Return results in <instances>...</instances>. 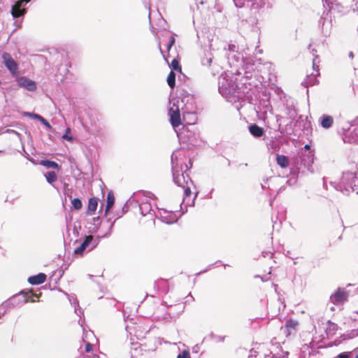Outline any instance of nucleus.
<instances>
[{"instance_id": "f03ea898", "label": "nucleus", "mask_w": 358, "mask_h": 358, "mask_svg": "<svg viewBox=\"0 0 358 358\" xmlns=\"http://www.w3.org/2000/svg\"><path fill=\"white\" fill-rule=\"evenodd\" d=\"M173 180L176 184L178 185L180 188L187 185H192V182L188 175H185V173L182 171H179L178 170H173Z\"/></svg>"}, {"instance_id": "f257e3e1", "label": "nucleus", "mask_w": 358, "mask_h": 358, "mask_svg": "<svg viewBox=\"0 0 358 358\" xmlns=\"http://www.w3.org/2000/svg\"><path fill=\"white\" fill-rule=\"evenodd\" d=\"M318 57H315L311 64H308L305 66L306 76L303 80V85L308 87L318 83L317 78L320 76L319 68Z\"/></svg>"}, {"instance_id": "0eeeda50", "label": "nucleus", "mask_w": 358, "mask_h": 358, "mask_svg": "<svg viewBox=\"0 0 358 358\" xmlns=\"http://www.w3.org/2000/svg\"><path fill=\"white\" fill-rule=\"evenodd\" d=\"M348 298V294L344 289H338L331 296V301L334 303H341L346 301Z\"/></svg>"}, {"instance_id": "5701e85b", "label": "nucleus", "mask_w": 358, "mask_h": 358, "mask_svg": "<svg viewBox=\"0 0 358 358\" xmlns=\"http://www.w3.org/2000/svg\"><path fill=\"white\" fill-rule=\"evenodd\" d=\"M171 68L173 71H178L179 73H182V68L179 64V62L177 59H173L171 62Z\"/></svg>"}, {"instance_id": "423d86ee", "label": "nucleus", "mask_w": 358, "mask_h": 358, "mask_svg": "<svg viewBox=\"0 0 358 358\" xmlns=\"http://www.w3.org/2000/svg\"><path fill=\"white\" fill-rule=\"evenodd\" d=\"M17 84L20 87L29 91H34L36 89L35 82L24 76H22L17 79Z\"/></svg>"}, {"instance_id": "4468645a", "label": "nucleus", "mask_w": 358, "mask_h": 358, "mask_svg": "<svg viewBox=\"0 0 358 358\" xmlns=\"http://www.w3.org/2000/svg\"><path fill=\"white\" fill-rule=\"evenodd\" d=\"M277 164L282 169L289 166L288 157L285 155H278L276 157Z\"/></svg>"}, {"instance_id": "393cba45", "label": "nucleus", "mask_w": 358, "mask_h": 358, "mask_svg": "<svg viewBox=\"0 0 358 358\" xmlns=\"http://www.w3.org/2000/svg\"><path fill=\"white\" fill-rule=\"evenodd\" d=\"M71 203L76 210H80L83 207L82 201L78 198H75L72 200Z\"/></svg>"}, {"instance_id": "7c9ffc66", "label": "nucleus", "mask_w": 358, "mask_h": 358, "mask_svg": "<svg viewBox=\"0 0 358 358\" xmlns=\"http://www.w3.org/2000/svg\"><path fill=\"white\" fill-rule=\"evenodd\" d=\"M304 148H305L306 150H310V145H308V144H306V145H305Z\"/></svg>"}, {"instance_id": "2eb2a0df", "label": "nucleus", "mask_w": 358, "mask_h": 358, "mask_svg": "<svg viewBox=\"0 0 358 358\" xmlns=\"http://www.w3.org/2000/svg\"><path fill=\"white\" fill-rule=\"evenodd\" d=\"M20 293L22 294H25V299H24L25 303L35 302V301H36V299L38 298V296L36 294H34L31 291L27 292L22 291Z\"/></svg>"}, {"instance_id": "9b49d317", "label": "nucleus", "mask_w": 358, "mask_h": 358, "mask_svg": "<svg viewBox=\"0 0 358 358\" xmlns=\"http://www.w3.org/2000/svg\"><path fill=\"white\" fill-rule=\"evenodd\" d=\"M98 201L96 198L92 197L88 201V205L87 208V214L89 215H92L95 213V211L97 208Z\"/></svg>"}, {"instance_id": "aec40b11", "label": "nucleus", "mask_w": 358, "mask_h": 358, "mask_svg": "<svg viewBox=\"0 0 358 358\" xmlns=\"http://www.w3.org/2000/svg\"><path fill=\"white\" fill-rule=\"evenodd\" d=\"M167 83L169 86L173 89L176 86V74L173 71H170L168 77H167Z\"/></svg>"}, {"instance_id": "412c9836", "label": "nucleus", "mask_w": 358, "mask_h": 358, "mask_svg": "<svg viewBox=\"0 0 358 358\" xmlns=\"http://www.w3.org/2000/svg\"><path fill=\"white\" fill-rule=\"evenodd\" d=\"M191 185H187L181 188L182 189L183 201H185L188 198L191 197V195H192Z\"/></svg>"}, {"instance_id": "7ed1b4c3", "label": "nucleus", "mask_w": 358, "mask_h": 358, "mask_svg": "<svg viewBox=\"0 0 358 358\" xmlns=\"http://www.w3.org/2000/svg\"><path fill=\"white\" fill-rule=\"evenodd\" d=\"M30 0H19L15 2L11 8V14L13 17L17 18L24 16L27 12L25 4L29 3Z\"/></svg>"}, {"instance_id": "cd10ccee", "label": "nucleus", "mask_w": 358, "mask_h": 358, "mask_svg": "<svg viewBox=\"0 0 358 358\" xmlns=\"http://www.w3.org/2000/svg\"><path fill=\"white\" fill-rule=\"evenodd\" d=\"M175 42H176L175 37L173 35L171 36L170 38H169V45L167 46L168 51H169L171 50L172 46L175 44Z\"/></svg>"}, {"instance_id": "1a4fd4ad", "label": "nucleus", "mask_w": 358, "mask_h": 358, "mask_svg": "<svg viewBox=\"0 0 358 358\" xmlns=\"http://www.w3.org/2000/svg\"><path fill=\"white\" fill-rule=\"evenodd\" d=\"M94 239L93 236L89 235L85 237L84 241L74 250V253L77 255H83L85 250L89 246L90 243Z\"/></svg>"}, {"instance_id": "c756f323", "label": "nucleus", "mask_w": 358, "mask_h": 358, "mask_svg": "<svg viewBox=\"0 0 358 358\" xmlns=\"http://www.w3.org/2000/svg\"><path fill=\"white\" fill-rule=\"evenodd\" d=\"M338 358H349V355L346 352L341 353L338 355Z\"/></svg>"}, {"instance_id": "ddd939ff", "label": "nucleus", "mask_w": 358, "mask_h": 358, "mask_svg": "<svg viewBox=\"0 0 358 358\" xmlns=\"http://www.w3.org/2000/svg\"><path fill=\"white\" fill-rule=\"evenodd\" d=\"M250 134L255 137H261L264 134V129L257 124H252L249 127Z\"/></svg>"}, {"instance_id": "6e6552de", "label": "nucleus", "mask_w": 358, "mask_h": 358, "mask_svg": "<svg viewBox=\"0 0 358 358\" xmlns=\"http://www.w3.org/2000/svg\"><path fill=\"white\" fill-rule=\"evenodd\" d=\"M299 323L297 321L289 320L286 322L284 327L280 328V330L286 335L289 336L292 334V330H295Z\"/></svg>"}, {"instance_id": "4be33fe9", "label": "nucleus", "mask_w": 358, "mask_h": 358, "mask_svg": "<svg viewBox=\"0 0 358 358\" xmlns=\"http://www.w3.org/2000/svg\"><path fill=\"white\" fill-rule=\"evenodd\" d=\"M46 180L49 183H53L57 180V174L55 171H49L46 176Z\"/></svg>"}, {"instance_id": "72a5a7b5", "label": "nucleus", "mask_w": 358, "mask_h": 358, "mask_svg": "<svg viewBox=\"0 0 358 358\" xmlns=\"http://www.w3.org/2000/svg\"><path fill=\"white\" fill-rule=\"evenodd\" d=\"M272 358H275V357H272Z\"/></svg>"}, {"instance_id": "c85d7f7f", "label": "nucleus", "mask_w": 358, "mask_h": 358, "mask_svg": "<svg viewBox=\"0 0 358 358\" xmlns=\"http://www.w3.org/2000/svg\"><path fill=\"white\" fill-rule=\"evenodd\" d=\"M92 348H93V345L91 343H86L85 347V352H91L92 350Z\"/></svg>"}, {"instance_id": "f8f14e48", "label": "nucleus", "mask_w": 358, "mask_h": 358, "mask_svg": "<svg viewBox=\"0 0 358 358\" xmlns=\"http://www.w3.org/2000/svg\"><path fill=\"white\" fill-rule=\"evenodd\" d=\"M327 329H326V334L327 336H333L336 334V331H338V325L329 320L327 323Z\"/></svg>"}, {"instance_id": "bb28decb", "label": "nucleus", "mask_w": 358, "mask_h": 358, "mask_svg": "<svg viewBox=\"0 0 358 358\" xmlns=\"http://www.w3.org/2000/svg\"><path fill=\"white\" fill-rule=\"evenodd\" d=\"M177 358H191L190 354L187 350H183L182 353L179 354Z\"/></svg>"}, {"instance_id": "473e14b6", "label": "nucleus", "mask_w": 358, "mask_h": 358, "mask_svg": "<svg viewBox=\"0 0 358 358\" xmlns=\"http://www.w3.org/2000/svg\"><path fill=\"white\" fill-rule=\"evenodd\" d=\"M356 358H358V355L356 357Z\"/></svg>"}, {"instance_id": "b1692460", "label": "nucleus", "mask_w": 358, "mask_h": 358, "mask_svg": "<svg viewBox=\"0 0 358 358\" xmlns=\"http://www.w3.org/2000/svg\"><path fill=\"white\" fill-rule=\"evenodd\" d=\"M30 116L40 120V122H41L45 127H47L48 128H50L51 126L50 124H49V122L45 120L44 119L42 116L39 115H37V114H29Z\"/></svg>"}, {"instance_id": "f3484780", "label": "nucleus", "mask_w": 358, "mask_h": 358, "mask_svg": "<svg viewBox=\"0 0 358 358\" xmlns=\"http://www.w3.org/2000/svg\"><path fill=\"white\" fill-rule=\"evenodd\" d=\"M115 203V196L113 192H110L107 194V203L106 207V212H108L109 210L113 206Z\"/></svg>"}, {"instance_id": "39448f33", "label": "nucleus", "mask_w": 358, "mask_h": 358, "mask_svg": "<svg viewBox=\"0 0 358 358\" xmlns=\"http://www.w3.org/2000/svg\"><path fill=\"white\" fill-rule=\"evenodd\" d=\"M170 122L173 128L179 127L181 124L180 113L178 106L172 107L169 110Z\"/></svg>"}, {"instance_id": "a878e982", "label": "nucleus", "mask_w": 358, "mask_h": 358, "mask_svg": "<svg viewBox=\"0 0 358 358\" xmlns=\"http://www.w3.org/2000/svg\"><path fill=\"white\" fill-rule=\"evenodd\" d=\"M69 133H70V129L67 128L66 130L65 134L62 136V138L64 139H66V140H67L69 141L72 142L73 141V138H72L71 136L69 135Z\"/></svg>"}, {"instance_id": "2f4dec72", "label": "nucleus", "mask_w": 358, "mask_h": 358, "mask_svg": "<svg viewBox=\"0 0 358 358\" xmlns=\"http://www.w3.org/2000/svg\"><path fill=\"white\" fill-rule=\"evenodd\" d=\"M176 217H173L172 218V220H171V221H170L169 222H170V223H172V222H176Z\"/></svg>"}, {"instance_id": "20e7f679", "label": "nucleus", "mask_w": 358, "mask_h": 358, "mask_svg": "<svg viewBox=\"0 0 358 358\" xmlns=\"http://www.w3.org/2000/svg\"><path fill=\"white\" fill-rule=\"evenodd\" d=\"M2 59L6 67L8 69L10 73L15 76L17 74L18 71V64L13 59L11 55L8 52H3L2 55Z\"/></svg>"}, {"instance_id": "dca6fc26", "label": "nucleus", "mask_w": 358, "mask_h": 358, "mask_svg": "<svg viewBox=\"0 0 358 358\" xmlns=\"http://www.w3.org/2000/svg\"><path fill=\"white\" fill-rule=\"evenodd\" d=\"M334 120L331 116L324 115L322 119L321 125L325 129L331 127L333 124Z\"/></svg>"}, {"instance_id": "6ab92c4d", "label": "nucleus", "mask_w": 358, "mask_h": 358, "mask_svg": "<svg viewBox=\"0 0 358 358\" xmlns=\"http://www.w3.org/2000/svg\"><path fill=\"white\" fill-rule=\"evenodd\" d=\"M40 164L46 167V168H52V169H59V164L53 161L50 160H41Z\"/></svg>"}, {"instance_id": "a211bd4d", "label": "nucleus", "mask_w": 358, "mask_h": 358, "mask_svg": "<svg viewBox=\"0 0 358 358\" xmlns=\"http://www.w3.org/2000/svg\"><path fill=\"white\" fill-rule=\"evenodd\" d=\"M261 345H257L256 348H253L250 350L248 358H262V355L259 354V350H261Z\"/></svg>"}, {"instance_id": "9d476101", "label": "nucleus", "mask_w": 358, "mask_h": 358, "mask_svg": "<svg viewBox=\"0 0 358 358\" xmlns=\"http://www.w3.org/2000/svg\"><path fill=\"white\" fill-rule=\"evenodd\" d=\"M47 276L43 273H40L36 275L29 277L28 282L31 285H40L46 280Z\"/></svg>"}]
</instances>
